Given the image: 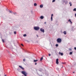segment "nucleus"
I'll return each mask as SVG.
<instances>
[{
	"label": "nucleus",
	"instance_id": "1",
	"mask_svg": "<svg viewBox=\"0 0 76 76\" xmlns=\"http://www.w3.org/2000/svg\"><path fill=\"white\" fill-rule=\"evenodd\" d=\"M21 73L23 74V75H24V76H27V75H28V74H27V73L26 71H23L21 72Z\"/></svg>",
	"mask_w": 76,
	"mask_h": 76
},
{
	"label": "nucleus",
	"instance_id": "2",
	"mask_svg": "<svg viewBox=\"0 0 76 76\" xmlns=\"http://www.w3.org/2000/svg\"><path fill=\"white\" fill-rule=\"evenodd\" d=\"M56 41L57 43H60L61 42V39L60 38H58L57 39Z\"/></svg>",
	"mask_w": 76,
	"mask_h": 76
},
{
	"label": "nucleus",
	"instance_id": "3",
	"mask_svg": "<svg viewBox=\"0 0 76 76\" xmlns=\"http://www.w3.org/2000/svg\"><path fill=\"white\" fill-rule=\"evenodd\" d=\"M39 29L40 28L39 27L35 26L34 27V30H35L36 31H38V30H39Z\"/></svg>",
	"mask_w": 76,
	"mask_h": 76
},
{
	"label": "nucleus",
	"instance_id": "4",
	"mask_svg": "<svg viewBox=\"0 0 76 76\" xmlns=\"http://www.w3.org/2000/svg\"><path fill=\"white\" fill-rule=\"evenodd\" d=\"M64 3L65 4H67V3H68V1L67 0H63Z\"/></svg>",
	"mask_w": 76,
	"mask_h": 76
},
{
	"label": "nucleus",
	"instance_id": "5",
	"mask_svg": "<svg viewBox=\"0 0 76 76\" xmlns=\"http://www.w3.org/2000/svg\"><path fill=\"white\" fill-rule=\"evenodd\" d=\"M40 31L41 32H42L43 33H44V32H45V31L44 30V29H43L42 28H40Z\"/></svg>",
	"mask_w": 76,
	"mask_h": 76
},
{
	"label": "nucleus",
	"instance_id": "6",
	"mask_svg": "<svg viewBox=\"0 0 76 76\" xmlns=\"http://www.w3.org/2000/svg\"><path fill=\"white\" fill-rule=\"evenodd\" d=\"M56 63L57 64H58L59 62H58V59L57 58L56 59Z\"/></svg>",
	"mask_w": 76,
	"mask_h": 76
},
{
	"label": "nucleus",
	"instance_id": "7",
	"mask_svg": "<svg viewBox=\"0 0 76 76\" xmlns=\"http://www.w3.org/2000/svg\"><path fill=\"white\" fill-rule=\"evenodd\" d=\"M19 67H20V69H22V70H24V68L22 66H19Z\"/></svg>",
	"mask_w": 76,
	"mask_h": 76
},
{
	"label": "nucleus",
	"instance_id": "8",
	"mask_svg": "<svg viewBox=\"0 0 76 76\" xmlns=\"http://www.w3.org/2000/svg\"><path fill=\"white\" fill-rule=\"evenodd\" d=\"M40 19H43L44 18V17L42 15L40 17Z\"/></svg>",
	"mask_w": 76,
	"mask_h": 76
},
{
	"label": "nucleus",
	"instance_id": "9",
	"mask_svg": "<svg viewBox=\"0 0 76 76\" xmlns=\"http://www.w3.org/2000/svg\"><path fill=\"white\" fill-rule=\"evenodd\" d=\"M59 54H60L61 56H63V53H61V52H59Z\"/></svg>",
	"mask_w": 76,
	"mask_h": 76
},
{
	"label": "nucleus",
	"instance_id": "10",
	"mask_svg": "<svg viewBox=\"0 0 76 76\" xmlns=\"http://www.w3.org/2000/svg\"><path fill=\"white\" fill-rule=\"evenodd\" d=\"M75 28L74 27H73L72 28V29L71 30V31H75Z\"/></svg>",
	"mask_w": 76,
	"mask_h": 76
},
{
	"label": "nucleus",
	"instance_id": "11",
	"mask_svg": "<svg viewBox=\"0 0 76 76\" xmlns=\"http://www.w3.org/2000/svg\"><path fill=\"white\" fill-rule=\"evenodd\" d=\"M43 4H41L40 5L39 7L40 8H42V7H43Z\"/></svg>",
	"mask_w": 76,
	"mask_h": 76
},
{
	"label": "nucleus",
	"instance_id": "12",
	"mask_svg": "<svg viewBox=\"0 0 76 76\" xmlns=\"http://www.w3.org/2000/svg\"><path fill=\"white\" fill-rule=\"evenodd\" d=\"M68 21L70 23H71V24H72V21L70 19H69L68 20Z\"/></svg>",
	"mask_w": 76,
	"mask_h": 76
},
{
	"label": "nucleus",
	"instance_id": "13",
	"mask_svg": "<svg viewBox=\"0 0 76 76\" xmlns=\"http://www.w3.org/2000/svg\"><path fill=\"white\" fill-rule=\"evenodd\" d=\"M64 35H66V34H67V33L66 32V31H64Z\"/></svg>",
	"mask_w": 76,
	"mask_h": 76
},
{
	"label": "nucleus",
	"instance_id": "14",
	"mask_svg": "<svg viewBox=\"0 0 76 76\" xmlns=\"http://www.w3.org/2000/svg\"><path fill=\"white\" fill-rule=\"evenodd\" d=\"M69 4H70V6H72V2H69Z\"/></svg>",
	"mask_w": 76,
	"mask_h": 76
},
{
	"label": "nucleus",
	"instance_id": "15",
	"mask_svg": "<svg viewBox=\"0 0 76 76\" xmlns=\"http://www.w3.org/2000/svg\"><path fill=\"white\" fill-rule=\"evenodd\" d=\"M39 72H41L42 71V69H40L39 70Z\"/></svg>",
	"mask_w": 76,
	"mask_h": 76
},
{
	"label": "nucleus",
	"instance_id": "16",
	"mask_svg": "<svg viewBox=\"0 0 76 76\" xmlns=\"http://www.w3.org/2000/svg\"><path fill=\"white\" fill-rule=\"evenodd\" d=\"M34 6H37V4L36 3H34Z\"/></svg>",
	"mask_w": 76,
	"mask_h": 76
},
{
	"label": "nucleus",
	"instance_id": "17",
	"mask_svg": "<svg viewBox=\"0 0 76 76\" xmlns=\"http://www.w3.org/2000/svg\"><path fill=\"white\" fill-rule=\"evenodd\" d=\"M42 60H43V57H42L41 58L40 61H41Z\"/></svg>",
	"mask_w": 76,
	"mask_h": 76
},
{
	"label": "nucleus",
	"instance_id": "18",
	"mask_svg": "<svg viewBox=\"0 0 76 76\" xmlns=\"http://www.w3.org/2000/svg\"><path fill=\"white\" fill-rule=\"evenodd\" d=\"M38 59L37 60H34V62H37V61Z\"/></svg>",
	"mask_w": 76,
	"mask_h": 76
},
{
	"label": "nucleus",
	"instance_id": "19",
	"mask_svg": "<svg viewBox=\"0 0 76 76\" xmlns=\"http://www.w3.org/2000/svg\"><path fill=\"white\" fill-rule=\"evenodd\" d=\"M72 54H73V52H71L69 53V54L70 55H72Z\"/></svg>",
	"mask_w": 76,
	"mask_h": 76
},
{
	"label": "nucleus",
	"instance_id": "20",
	"mask_svg": "<svg viewBox=\"0 0 76 76\" xmlns=\"http://www.w3.org/2000/svg\"><path fill=\"white\" fill-rule=\"evenodd\" d=\"M23 37H26V34H23Z\"/></svg>",
	"mask_w": 76,
	"mask_h": 76
},
{
	"label": "nucleus",
	"instance_id": "21",
	"mask_svg": "<svg viewBox=\"0 0 76 76\" xmlns=\"http://www.w3.org/2000/svg\"><path fill=\"white\" fill-rule=\"evenodd\" d=\"M73 11H76V8H74L73 10Z\"/></svg>",
	"mask_w": 76,
	"mask_h": 76
},
{
	"label": "nucleus",
	"instance_id": "22",
	"mask_svg": "<svg viewBox=\"0 0 76 76\" xmlns=\"http://www.w3.org/2000/svg\"><path fill=\"white\" fill-rule=\"evenodd\" d=\"M62 64H66V63L65 62H62Z\"/></svg>",
	"mask_w": 76,
	"mask_h": 76
},
{
	"label": "nucleus",
	"instance_id": "23",
	"mask_svg": "<svg viewBox=\"0 0 76 76\" xmlns=\"http://www.w3.org/2000/svg\"><path fill=\"white\" fill-rule=\"evenodd\" d=\"M51 21H52L53 20V17H51Z\"/></svg>",
	"mask_w": 76,
	"mask_h": 76
},
{
	"label": "nucleus",
	"instance_id": "24",
	"mask_svg": "<svg viewBox=\"0 0 76 76\" xmlns=\"http://www.w3.org/2000/svg\"><path fill=\"white\" fill-rule=\"evenodd\" d=\"M56 47H57L58 46V44H56Z\"/></svg>",
	"mask_w": 76,
	"mask_h": 76
},
{
	"label": "nucleus",
	"instance_id": "25",
	"mask_svg": "<svg viewBox=\"0 0 76 76\" xmlns=\"http://www.w3.org/2000/svg\"><path fill=\"white\" fill-rule=\"evenodd\" d=\"M56 1V0H53L52 3H54V2H55Z\"/></svg>",
	"mask_w": 76,
	"mask_h": 76
},
{
	"label": "nucleus",
	"instance_id": "26",
	"mask_svg": "<svg viewBox=\"0 0 76 76\" xmlns=\"http://www.w3.org/2000/svg\"><path fill=\"white\" fill-rule=\"evenodd\" d=\"M14 34H16V31H15L14 32Z\"/></svg>",
	"mask_w": 76,
	"mask_h": 76
},
{
	"label": "nucleus",
	"instance_id": "27",
	"mask_svg": "<svg viewBox=\"0 0 76 76\" xmlns=\"http://www.w3.org/2000/svg\"><path fill=\"white\" fill-rule=\"evenodd\" d=\"M2 41L3 43V42H4V39H2Z\"/></svg>",
	"mask_w": 76,
	"mask_h": 76
},
{
	"label": "nucleus",
	"instance_id": "28",
	"mask_svg": "<svg viewBox=\"0 0 76 76\" xmlns=\"http://www.w3.org/2000/svg\"><path fill=\"white\" fill-rule=\"evenodd\" d=\"M9 12L10 13H12V11H11L10 10H9Z\"/></svg>",
	"mask_w": 76,
	"mask_h": 76
},
{
	"label": "nucleus",
	"instance_id": "29",
	"mask_svg": "<svg viewBox=\"0 0 76 76\" xmlns=\"http://www.w3.org/2000/svg\"><path fill=\"white\" fill-rule=\"evenodd\" d=\"M69 50L70 51H71V50H72V48H69Z\"/></svg>",
	"mask_w": 76,
	"mask_h": 76
},
{
	"label": "nucleus",
	"instance_id": "30",
	"mask_svg": "<svg viewBox=\"0 0 76 76\" xmlns=\"http://www.w3.org/2000/svg\"><path fill=\"white\" fill-rule=\"evenodd\" d=\"M53 14H52L51 15V17H53Z\"/></svg>",
	"mask_w": 76,
	"mask_h": 76
},
{
	"label": "nucleus",
	"instance_id": "31",
	"mask_svg": "<svg viewBox=\"0 0 76 76\" xmlns=\"http://www.w3.org/2000/svg\"><path fill=\"white\" fill-rule=\"evenodd\" d=\"M23 61H25V59H23Z\"/></svg>",
	"mask_w": 76,
	"mask_h": 76
},
{
	"label": "nucleus",
	"instance_id": "32",
	"mask_svg": "<svg viewBox=\"0 0 76 76\" xmlns=\"http://www.w3.org/2000/svg\"><path fill=\"white\" fill-rule=\"evenodd\" d=\"M74 50H76V47H75L74 48Z\"/></svg>",
	"mask_w": 76,
	"mask_h": 76
},
{
	"label": "nucleus",
	"instance_id": "33",
	"mask_svg": "<svg viewBox=\"0 0 76 76\" xmlns=\"http://www.w3.org/2000/svg\"><path fill=\"white\" fill-rule=\"evenodd\" d=\"M21 45H22V46L23 47V44H21Z\"/></svg>",
	"mask_w": 76,
	"mask_h": 76
},
{
	"label": "nucleus",
	"instance_id": "34",
	"mask_svg": "<svg viewBox=\"0 0 76 76\" xmlns=\"http://www.w3.org/2000/svg\"><path fill=\"white\" fill-rule=\"evenodd\" d=\"M31 13H33V11H32L31 10Z\"/></svg>",
	"mask_w": 76,
	"mask_h": 76
},
{
	"label": "nucleus",
	"instance_id": "35",
	"mask_svg": "<svg viewBox=\"0 0 76 76\" xmlns=\"http://www.w3.org/2000/svg\"><path fill=\"white\" fill-rule=\"evenodd\" d=\"M51 56V54L50 53L49 54V56Z\"/></svg>",
	"mask_w": 76,
	"mask_h": 76
},
{
	"label": "nucleus",
	"instance_id": "36",
	"mask_svg": "<svg viewBox=\"0 0 76 76\" xmlns=\"http://www.w3.org/2000/svg\"><path fill=\"white\" fill-rule=\"evenodd\" d=\"M75 17H76V13H75Z\"/></svg>",
	"mask_w": 76,
	"mask_h": 76
},
{
	"label": "nucleus",
	"instance_id": "37",
	"mask_svg": "<svg viewBox=\"0 0 76 76\" xmlns=\"http://www.w3.org/2000/svg\"><path fill=\"white\" fill-rule=\"evenodd\" d=\"M37 63H35V65H37Z\"/></svg>",
	"mask_w": 76,
	"mask_h": 76
},
{
	"label": "nucleus",
	"instance_id": "38",
	"mask_svg": "<svg viewBox=\"0 0 76 76\" xmlns=\"http://www.w3.org/2000/svg\"><path fill=\"white\" fill-rule=\"evenodd\" d=\"M13 14H14L15 15H16V13H13Z\"/></svg>",
	"mask_w": 76,
	"mask_h": 76
},
{
	"label": "nucleus",
	"instance_id": "39",
	"mask_svg": "<svg viewBox=\"0 0 76 76\" xmlns=\"http://www.w3.org/2000/svg\"><path fill=\"white\" fill-rule=\"evenodd\" d=\"M37 37H38V35H37Z\"/></svg>",
	"mask_w": 76,
	"mask_h": 76
},
{
	"label": "nucleus",
	"instance_id": "40",
	"mask_svg": "<svg viewBox=\"0 0 76 76\" xmlns=\"http://www.w3.org/2000/svg\"><path fill=\"white\" fill-rule=\"evenodd\" d=\"M17 70H18V71H19V69H17Z\"/></svg>",
	"mask_w": 76,
	"mask_h": 76
},
{
	"label": "nucleus",
	"instance_id": "41",
	"mask_svg": "<svg viewBox=\"0 0 76 76\" xmlns=\"http://www.w3.org/2000/svg\"><path fill=\"white\" fill-rule=\"evenodd\" d=\"M44 23H45H45H46V22H45Z\"/></svg>",
	"mask_w": 76,
	"mask_h": 76
},
{
	"label": "nucleus",
	"instance_id": "42",
	"mask_svg": "<svg viewBox=\"0 0 76 76\" xmlns=\"http://www.w3.org/2000/svg\"><path fill=\"white\" fill-rule=\"evenodd\" d=\"M73 73H75V72H73Z\"/></svg>",
	"mask_w": 76,
	"mask_h": 76
},
{
	"label": "nucleus",
	"instance_id": "43",
	"mask_svg": "<svg viewBox=\"0 0 76 76\" xmlns=\"http://www.w3.org/2000/svg\"><path fill=\"white\" fill-rule=\"evenodd\" d=\"M57 70H58V68H57Z\"/></svg>",
	"mask_w": 76,
	"mask_h": 76
},
{
	"label": "nucleus",
	"instance_id": "44",
	"mask_svg": "<svg viewBox=\"0 0 76 76\" xmlns=\"http://www.w3.org/2000/svg\"><path fill=\"white\" fill-rule=\"evenodd\" d=\"M4 76H6V75H4Z\"/></svg>",
	"mask_w": 76,
	"mask_h": 76
},
{
	"label": "nucleus",
	"instance_id": "45",
	"mask_svg": "<svg viewBox=\"0 0 76 76\" xmlns=\"http://www.w3.org/2000/svg\"><path fill=\"white\" fill-rule=\"evenodd\" d=\"M14 44L15 46V44Z\"/></svg>",
	"mask_w": 76,
	"mask_h": 76
},
{
	"label": "nucleus",
	"instance_id": "46",
	"mask_svg": "<svg viewBox=\"0 0 76 76\" xmlns=\"http://www.w3.org/2000/svg\"><path fill=\"white\" fill-rule=\"evenodd\" d=\"M62 68H63V66L62 67Z\"/></svg>",
	"mask_w": 76,
	"mask_h": 76
},
{
	"label": "nucleus",
	"instance_id": "47",
	"mask_svg": "<svg viewBox=\"0 0 76 76\" xmlns=\"http://www.w3.org/2000/svg\"><path fill=\"white\" fill-rule=\"evenodd\" d=\"M41 76H42V75H41Z\"/></svg>",
	"mask_w": 76,
	"mask_h": 76
}]
</instances>
